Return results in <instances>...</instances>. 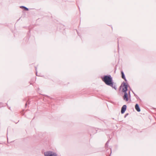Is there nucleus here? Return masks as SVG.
<instances>
[{"label":"nucleus","instance_id":"f257e3e1","mask_svg":"<svg viewBox=\"0 0 156 156\" xmlns=\"http://www.w3.org/2000/svg\"><path fill=\"white\" fill-rule=\"evenodd\" d=\"M101 79L106 85L112 87L115 90H117L116 83L113 82V78L110 75H104L101 77Z\"/></svg>","mask_w":156,"mask_h":156},{"label":"nucleus","instance_id":"9d476101","mask_svg":"<svg viewBox=\"0 0 156 156\" xmlns=\"http://www.w3.org/2000/svg\"><path fill=\"white\" fill-rule=\"evenodd\" d=\"M128 95H129V98H130L131 95L130 94V91H129L128 93Z\"/></svg>","mask_w":156,"mask_h":156},{"label":"nucleus","instance_id":"ddd939ff","mask_svg":"<svg viewBox=\"0 0 156 156\" xmlns=\"http://www.w3.org/2000/svg\"><path fill=\"white\" fill-rule=\"evenodd\" d=\"M7 142H9V141H8L9 138H8V137H7Z\"/></svg>","mask_w":156,"mask_h":156},{"label":"nucleus","instance_id":"1a4fd4ad","mask_svg":"<svg viewBox=\"0 0 156 156\" xmlns=\"http://www.w3.org/2000/svg\"><path fill=\"white\" fill-rule=\"evenodd\" d=\"M27 103H28V104H30V102L29 101H27L26 102V104H25V107H26L27 106Z\"/></svg>","mask_w":156,"mask_h":156},{"label":"nucleus","instance_id":"423d86ee","mask_svg":"<svg viewBox=\"0 0 156 156\" xmlns=\"http://www.w3.org/2000/svg\"><path fill=\"white\" fill-rule=\"evenodd\" d=\"M121 73L122 78L126 82H127V80L126 79L125 74L123 71H121Z\"/></svg>","mask_w":156,"mask_h":156},{"label":"nucleus","instance_id":"4468645a","mask_svg":"<svg viewBox=\"0 0 156 156\" xmlns=\"http://www.w3.org/2000/svg\"><path fill=\"white\" fill-rule=\"evenodd\" d=\"M42 135V136H45V134H43Z\"/></svg>","mask_w":156,"mask_h":156},{"label":"nucleus","instance_id":"f3484780","mask_svg":"<svg viewBox=\"0 0 156 156\" xmlns=\"http://www.w3.org/2000/svg\"><path fill=\"white\" fill-rule=\"evenodd\" d=\"M19 20V19L17 21H18Z\"/></svg>","mask_w":156,"mask_h":156},{"label":"nucleus","instance_id":"0eeeda50","mask_svg":"<svg viewBox=\"0 0 156 156\" xmlns=\"http://www.w3.org/2000/svg\"><path fill=\"white\" fill-rule=\"evenodd\" d=\"M20 8L22 9H24L25 11H27L29 10L28 8H27V7H26L25 6H20Z\"/></svg>","mask_w":156,"mask_h":156},{"label":"nucleus","instance_id":"dca6fc26","mask_svg":"<svg viewBox=\"0 0 156 156\" xmlns=\"http://www.w3.org/2000/svg\"><path fill=\"white\" fill-rule=\"evenodd\" d=\"M46 96H47V97H48V96H47V95H45Z\"/></svg>","mask_w":156,"mask_h":156},{"label":"nucleus","instance_id":"7ed1b4c3","mask_svg":"<svg viewBox=\"0 0 156 156\" xmlns=\"http://www.w3.org/2000/svg\"><path fill=\"white\" fill-rule=\"evenodd\" d=\"M44 155L45 156H57L56 153L51 151L45 152Z\"/></svg>","mask_w":156,"mask_h":156},{"label":"nucleus","instance_id":"39448f33","mask_svg":"<svg viewBox=\"0 0 156 156\" xmlns=\"http://www.w3.org/2000/svg\"><path fill=\"white\" fill-rule=\"evenodd\" d=\"M135 108L136 110L138 112L140 111V109L139 107V105L138 104H136L135 105Z\"/></svg>","mask_w":156,"mask_h":156},{"label":"nucleus","instance_id":"20e7f679","mask_svg":"<svg viewBox=\"0 0 156 156\" xmlns=\"http://www.w3.org/2000/svg\"><path fill=\"white\" fill-rule=\"evenodd\" d=\"M126 108L127 106L126 105H124L122 107L121 111V114H123L125 113L126 110Z\"/></svg>","mask_w":156,"mask_h":156},{"label":"nucleus","instance_id":"9b49d317","mask_svg":"<svg viewBox=\"0 0 156 156\" xmlns=\"http://www.w3.org/2000/svg\"><path fill=\"white\" fill-rule=\"evenodd\" d=\"M132 91V92L134 94V95L135 96H136V97L137 98V97H138L139 98V97H138V96H137V95H136V94H135L133 92V91Z\"/></svg>","mask_w":156,"mask_h":156},{"label":"nucleus","instance_id":"2eb2a0df","mask_svg":"<svg viewBox=\"0 0 156 156\" xmlns=\"http://www.w3.org/2000/svg\"><path fill=\"white\" fill-rule=\"evenodd\" d=\"M119 39L118 40V43H119Z\"/></svg>","mask_w":156,"mask_h":156},{"label":"nucleus","instance_id":"f8f14e48","mask_svg":"<svg viewBox=\"0 0 156 156\" xmlns=\"http://www.w3.org/2000/svg\"><path fill=\"white\" fill-rule=\"evenodd\" d=\"M129 115V114H128V113H127V114H126L125 115V116H124V118H126V117L127 115Z\"/></svg>","mask_w":156,"mask_h":156},{"label":"nucleus","instance_id":"6e6552de","mask_svg":"<svg viewBox=\"0 0 156 156\" xmlns=\"http://www.w3.org/2000/svg\"><path fill=\"white\" fill-rule=\"evenodd\" d=\"M35 70H36V75L37 76H40V75H37V68L36 67H35Z\"/></svg>","mask_w":156,"mask_h":156},{"label":"nucleus","instance_id":"f03ea898","mask_svg":"<svg viewBox=\"0 0 156 156\" xmlns=\"http://www.w3.org/2000/svg\"><path fill=\"white\" fill-rule=\"evenodd\" d=\"M122 86V91L124 93V94L123 96V100L126 101H129V95L127 91L128 90V87H129V86L128 83H126L123 82L121 85L120 87V88Z\"/></svg>","mask_w":156,"mask_h":156}]
</instances>
